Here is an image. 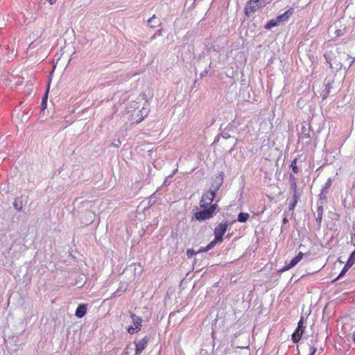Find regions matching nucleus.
<instances>
[{"label":"nucleus","instance_id":"1","mask_svg":"<svg viewBox=\"0 0 355 355\" xmlns=\"http://www.w3.org/2000/svg\"><path fill=\"white\" fill-rule=\"evenodd\" d=\"M201 208L202 210L194 213V218L199 221H205L211 218L218 211V206L216 203Z\"/></svg>","mask_w":355,"mask_h":355},{"label":"nucleus","instance_id":"2","mask_svg":"<svg viewBox=\"0 0 355 355\" xmlns=\"http://www.w3.org/2000/svg\"><path fill=\"white\" fill-rule=\"evenodd\" d=\"M266 5L263 0H250L245 8V14L249 17L250 13L254 12L257 8L263 7Z\"/></svg>","mask_w":355,"mask_h":355},{"label":"nucleus","instance_id":"3","mask_svg":"<svg viewBox=\"0 0 355 355\" xmlns=\"http://www.w3.org/2000/svg\"><path fill=\"white\" fill-rule=\"evenodd\" d=\"M232 222L225 221L218 224V225L214 229V236L223 241V236L227 230L228 226L232 225Z\"/></svg>","mask_w":355,"mask_h":355},{"label":"nucleus","instance_id":"4","mask_svg":"<svg viewBox=\"0 0 355 355\" xmlns=\"http://www.w3.org/2000/svg\"><path fill=\"white\" fill-rule=\"evenodd\" d=\"M216 196V193H213L209 190L207 191L205 193H204L200 201V207H207L212 205L211 203L214 201V199L215 198Z\"/></svg>","mask_w":355,"mask_h":355},{"label":"nucleus","instance_id":"5","mask_svg":"<svg viewBox=\"0 0 355 355\" xmlns=\"http://www.w3.org/2000/svg\"><path fill=\"white\" fill-rule=\"evenodd\" d=\"M150 340L149 336H145L141 340L135 341V355H139L143 350L146 347V345Z\"/></svg>","mask_w":355,"mask_h":355},{"label":"nucleus","instance_id":"6","mask_svg":"<svg viewBox=\"0 0 355 355\" xmlns=\"http://www.w3.org/2000/svg\"><path fill=\"white\" fill-rule=\"evenodd\" d=\"M304 255V254L303 252H300L297 256H295L291 260V261L288 264L284 266L278 272H285V271L288 270L289 269L293 268L300 262V261L303 258Z\"/></svg>","mask_w":355,"mask_h":355},{"label":"nucleus","instance_id":"7","mask_svg":"<svg viewBox=\"0 0 355 355\" xmlns=\"http://www.w3.org/2000/svg\"><path fill=\"white\" fill-rule=\"evenodd\" d=\"M223 183V173L221 172L218 175H217L215 178L213 183L211 185L209 191H211L213 193L216 194L217 191L220 189Z\"/></svg>","mask_w":355,"mask_h":355},{"label":"nucleus","instance_id":"8","mask_svg":"<svg viewBox=\"0 0 355 355\" xmlns=\"http://www.w3.org/2000/svg\"><path fill=\"white\" fill-rule=\"evenodd\" d=\"M87 305L85 304H79L76 310L75 315L78 318L85 316L87 313Z\"/></svg>","mask_w":355,"mask_h":355},{"label":"nucleus","instance_id":"9","mask_svg":"<svg viewBox=\"0 0 355 355\" xmlns=\"http://www.w3.org/2000/svg\"><path fill=\"white\" fill-rule=\"evenodd\" d=\"M325 89L323 90V99H325L331 92V89L334 88L333 84L334 83V80L327 81V79H325Z\"/></svg>","mask_w":355,"mask_h":355},{"label":"nucleus","instance_id":"10","mask_svg":"<svg viewBox=\"0 0 355 355\" xmlns=\"http://www.w3.org/2000/svg\"><path fill=\"white\" fill-rule=\"evenodd\" d=\"M293 12V9L290 8L288 10H286L285 12H284L283 14L278 15L276 19L279 23L281 21H286L291 16Z\"/></svg>","mask_w":355,"mask_h":355},{"label":"nucleus","instance_id":"11","mask_svg":"<svg viewBox=\"0 0 355 355\" xmlns=\"http://www.w3.org/2000/svg\"><path fill=\"white\" fill-rule=\"evenodd\" d=\"M131 318L132 320V322H133L135 328L140 329L141 327V322H142L141 318L135 313L131 314Z\"/></svg>","mask_w":355,"mask_h":355},{"label":"nucleus","instance_id":"12","mask_svg":"<svg viewBox=\"0 0 355 355\" xmlns=\"http://www.w3.org/2000/svg\"><path fill=\"white\" fill-rule=\"evenodd\" d=\"M316 337L317 336H312V339L310 340L311 343L309 344V355H314L316 352L317 348L314 346V342H316L317 340Z\"/></svg>","mask_w":355,"mask_h":355},{"label":"nucleus","instance_id":"13","mask_svg":"<svg viewBox=\"0 0 355 355\" xmlns=\"http://www.w3.org/2000/svg\"><path fill=\"white\" fill-rule=\"evenodd\" d=\"M317 217H316V222L318 224V226L320 227L322 223V213H323V207L322 205H319L317 209Z\"/></svg>","mask_w":355,"mask_h":355},{"label":"nucleus","instance_id":"14","mask_svg":"<svg viewBox=\"0 0 355 355\" xmlns=\"http://www.w3.org/2000/svg\"><path fill=\"white\" fill-rule=\"evenodd\" d=\"M148 24L150 28H155L159 24V20L154 15L148 20Z\"/></svg>","mask_w":355,"mask_h":355},{"label":"nucleus","instance_id":"15","mask_svg":"<svg viewBox=\"0 0 355 355\" xmlns=\"http://www.w3.org/2000/svg\"><path fill=\"white\" fill-rule=\"evenodd\" d=\"M303 333L299 331L298 330H295L293 334H292V340L294 343H297L301 339Z\"/></svg>","mask_w":355,"mask_h":355},{"label":"nucleus","instance_id":"16","mask_svg":"<svg viewBox=\"0 0 355 355\" xmlns=\"http://www.w3.org/2000/svg\"><path fill=\"white\" fill-rule=\"evenodd\" d=\"M342 59H345V60L346 64L348 65V67H349L352 64V63L354 62L355 57L352 58V56H350L348 54L343 53L342 55Z\"/></svg>","mask_w":355,"mask_h":355},{"label":"nucleus","instance_id":"17","mask_svg":"<svg viewBox=\"0 0 355 355\" xmlns=\"http://www.w3.org/2000/svg\"><path fill=\"white\" fill-rule=\"evenodd\" d=\"M278 25H279V22L277 21V19H270V21H268L265 24L264 28L267 30H270L275 26H277Z\"/></svg>","mask_w":355,"mask_h":355},{"label":"nucleus","instance_id":"18","mask_svg":"<svg viewBox=\"0 0 355 355\" xmlns=\"http://www.w3.org/2000/svg\"><path fill=\"white\" fill-rule=\"evenodd\" d=\"M250 217L248 213L240 212L237 217V220L240 223H245Z\"/></svg>","mask_w":355,"mask_h":355},{"label":"nucleus","instance_id":"19","mask_svg":"<svg viewBox=\"0 0 355 355\" xmlns=\"http://www.w3.org/2000/svg\"><path fill=\"white\" fill-rule=\"evenodd\" d=\"M350 264L346 263L345 266L343 267V270L340 272L339 275L334 280V282L336 281L339 278L342 277L345 275V274L349 270V269L352 267Z\"/></svg>","mask_w":355,"mask_h":355},{"label":"nucleus","instance_id":"20","mask_svg":"<svg viewBox=\"0 0 355 355\" xmlns=\"http://www.w3.org/2000/svg\"><path fill=\"white\" fill-rule=\"evenodd\" d=\"M49 91V90H46V93L44 94V95L42 97V103H41L42 110H44L46 108Z\"/></svg>","mask_w":355,"mask_h":355},{"label":"nucleus","instance_id":"21","mask_svg":"<svg viewBox=\"0 0 355 355\" xmlns=\"http://www.w3.org/2000/svg\"><path fill=\"white\" fill-rule=\"evenodd\" d=\"M304 323V317H301L300 321L298 322L297 327L296 328V330H298L299 331H300L303 334H304V329H305Z\"/></svg>","mask_w":355,"mask_h":355},{"label":"nucleus","instance_id":"22","mask_svg":"<svg viewBox=\"0 0 355 355\" xmlns=\"http://www.w3.org/2000/svg\"><path fill=\"white\" fill-rule=\"evenodd\" d=\"M223 242V240H221L220 239H217V238H214V239L213 241H211L208 245H207V248L208 249H211L213 248L217 243H222Z\"/></svg>","mask_w":355,"mask_h":355},{"label":"nucleus","instance_id":"23","mask_svg":"<svg viewBox=\"0 0 355 355\" xmlns=\"http://www.w3.org/2000/svg\"><path fill=\"white\" fill-rule=\"evenodd\" d=\"M291 168H292V171L295 173H298L300 170L299 168L297 166V159H294L291 164Z\"/></svg>","mask_w":355,"mask_h":355},{"label":"nucleus","instance_id":"24","mask_svg":"<svg viewBox=\"0 0 355 355\" xmlns=\"http://www.w3.org/2000/svg\"><path fill=\"white\" fill-rule=\"evenodd\" d=\"M13 206L16 209L21 210L22 209V200H15L13 202Z\"/></svg>","mask_w":355,"mask_h":355},{"label":"nucleus","instance_id":"25","mask_svg":"<svg viewBox=\"0 0 355 355\" xmlns=\"http://www.w3.org/2000/svg\"><path fill=\"white\" fill-rule=\"evenodd\" d=\"M331 184H332V179L331 178H329L327 180L326 183L324 184V185L323 186V188L322 189H323V191L325 192H328V189L331 186Z\"/></svg>","mask_w":355,"mask_h":355},{"label":"nucleus","instance_id":"26","mask_svg":"<svg viewBox=\"0 0 355 355\" xmlns=\"http://www.w3.org/2000/svg\"><path fill=\"white\" fill-rule=\"evenodd\" d=\"M355 262V250L351 253L349 259L347 261V263L353 266Z\"/></svg>","mask_w":355,"mask_h":355},{"label":"nucleus","instance_id":"27","mask_svg":"<svg viewBox=\"0 0 355 355\" xmlns=\"http://www.w3.org/2000/svg\"><path fill=\"white\" fill-rule=\"evenodd\" d=\"M198 254V252L194 250L193 249H187V255L188 258L191 259L193 255Z\"/></svg>","mask_w":355,"mask_h":355},{"label":"nucleus","instance_id":"28","mask_svg":"<svg viewBox=\"0 0 355 355\" xmlns=\"http://www.w3.org/2000/svg\"><path fill=\"white\" fill-rule=\"evenodd\" d=\"M35 89V87L33 85V84L32 83H28L27 85H26V86L24 87V91L25 90H30V91H32Z\"/></svg>","mask_w":355,"mask_h":355},{"label":"nucleus","instance_id":"29","mask_svg":"<svg viewBox=\"0 0 355 355\" xmlns=\"http://www.w3.org/2000/svg\"><path fill=\"white\" fill-rule=\"evenodd\" d=\"M19 112L17 114V116L15 115V114H12V119L14 120V121L15 122V123H20L21 122V119H20V117L19 116Z\"/></svg>","mask_w":355,"mask_h":355},{"label":"nucleus","instance_id":"30","mask_svg":"<svg viewBox=\"0 0 355 355\" xmlns=\"http://www.w3.org/2000/svg\"><path fill=\"white\" fill-rule=\"evenodd\" d=\"M297 201L296 200H293V202L289 205V210H293L297 204Z\"/></svg>","mask_w":355,"mask_h":355},{"label":"nucleus","instance_id":"31","mask_svg":"<svg viewBox=\"0 0 355 355\" xmlns=\"http://www.w3.org/2000/svg\"><path fill=\"white\" fill-rule=\"evenodd\" d=\"M327 193L328 192H325V191H323V189H322L321 193L320 194V200H325L327 198L326 195H327Z\"/></svg>","mask_w":355,"mask_h":355},{"label":"nucleus","instance_id":"32","mask_svg":"<svg viewBox=\"0 0 355 355\" xmlns=\"http://www.w3.org/2000/svg\"><path fill=\"white\" fill-rule=\"evenodd\" d=\"M289 182H290V184L295 183L296 182V179L295 178L294 175L290 174V175H289Z\"/></svg>","mask_w":355,"mask_h":355},{"label":"nucleus","instance_id":"33","mask_svg":"<svg viewBox=\"0 0 355 355\" xmlns=\"http://www.w3.org/2000/svg\"><path fill=\"white\" fill-rule=\"evenodd\" d=\"M293 200H296L298 202L300 197V193L297 192V191L295 192H293Z\"/></svg>","mask_w":355,"mask_h":355},{"label":"nucleus","instance_id":"34","mask_svg":"<svg viewBox=\"0 0 355 355\" xmlns=\"http://www.w3.org/2000/svg\"><path fill=\"white\" fill-rule=\"evenodd\" d=\"M209 68H210V65H209V68L208 69H205L202 72L200 73V78H202V77L204 76H205L209 72Z\"/></svg>","mask_w":355,"mask_h":355},{"label":"nucleus","instance_id":"35","mask_svg":"<svg viewBox=\"0 0 355 355\" xmlns=\"http://www.w3.org/2000/svg\"><path fill=\"white\" fill-rule=\"evenodd\" d=\"M291 189L293 192L297 191V183H291Z\"/></svg>","mask_w":355,"mask_h":355},{"label":"nucleus","instance_id":"36","mask_svg":"<svg viewBox=\"0 0 355 355\" xmlns=\"http://www.w3.org/2000/svg\"><path fill=\"white\" fill-rule=\"evenodd\" d=\"M210 249H208L207 248V245L205 248H201L198 252V254L199 253H201V252H207L208 250H209Z\"/></svg>","mask_w":355,"mask_h":355},{"label":"nucleus","instance_id":"37","mask_svg":"<svg viewBox=\"0 0 355 355\" xmlns=\"http://www.w3.org/2000/svg\"><path fill=\"white\" fill-rule=\"evenodd\" d=\"M137 328H135V327H133V326H130L128 329V333L130 334H133L135 330Z\"/></svg>","mask_w":355,"mask_h":355},{"label":"nucleus","instance_id":"38","mask_svg":"<svg viewBox=\"0 0 355 355\" xmlns=\"http://www.w3.org/2000/svg\"><path fill=\"white\" fill-rule=\"evenodd\" d=\"M223 137L225 138V139H228V138H230V136L227 134V133H223L222 135Z\"/></svg>","mask_w":355,"mask_h":355},{"label":"nucleus","instance_id":"39","mask_svg":"<svg viewBox=\"0 0 355 355\" xmlns=\"http://www.w3.org/2000/svg\"><path fill=\"white\" fill-rule=\"evenodd\" d=\"M282 222H283V225H284L285 224L288 223V220L286 217H284L282 220Z\"/></svg>","mask_w":355,"mask_h":355},{"label":"nucleus","instance_id":"40","mask_svg":"<svg viewBox=\"0 0 355 355\" xmlns=\"http://www.w3.org/2000/svg\"><path fill=\"white\" fill-rule=\"evenodd\" d=\"M51 5L54 4L57 0H46Z\"/></svg>","mask_w":355,"mask_h":355},{"label":"nucleus","instance_id":"41","mask_svg":"<svg viewBox=\"0 0 355 355\" xmlns=\"http://www.w3.org/2000/svg\"><path fill=\"white\" fill-rule=\"evenodd\" d=\"M141 120H142V119H141V118H140L139 120H137V123H138L141 122Z\"/></svg>","mask_w":355,"mask_h":355},{"label":"nucleus","instance_id":"42","mask_svg":"<svg viewBox=\"0 0 355 355\" xmlns=\"http://www.w3.org/2000/svg\"><path fill=\"white\" fill-rule=\"evenodd\" d=\"M309 135L308 134H304V136H303V137H309Z\"/></svg>","mask_w":355,"mask_h":355},{"label":"nucleus","instance_id":"43","mask_svg":"<svg viewBox=\"0 0 355 355\" xmlns=\"http://www.w3.org/2000/svg\"><path fill=\"white\" fill-rule=\"evenodd\" d=\"M353 341L355 343V334L353 335Z\"/></svg>","mask_w":355,"mask_h":355},{"label":"nucleus","instance_id":"44","mask_svg":"<svg viewBox=\"0 0 355 355\" xmlns=\"http://www.w3.org/2000/svg\"><path fill=\"white\" fill-rule=\"evenodd\" d=\"M197 259H197L196 257L194 259V263H196Z\"/></svg>","mask_w":355,"mask_h":355},{"label":"nucleus","instance_id":"45","mask_svg":"<svg viewBox=\"0 0 355 355\" xmlns=\"http://www.w3.org/2000/svg\"><path fill=\"white\" fill-rule=\"evenodd\" d=\"M343 64L340 63V69L341 67H343Z\"/></svg>","mask_w":355,"mask_h":355},{"label":"nucleus","instance_id":"46","mask_svg":"<svg viewBox=\"0 0 355 355\" xmlns=\"http://www.w3.org/2000/svg\"><path fill=\"white\" fill-rule=\"evenodd\" d=\"M115 146L119 147V145L117 144V143H115Z\"/></svg>","mask_w":355,"mask_h":355},{"label":"nucleus","instance_id":"47","mask_svg":"<svg viewBox=\"0 0 355 355\" xmlns=\"http://www.w3.org/2000/svg\"><path fill=\"white\" fill-rule=\"evenodd\" d=\"M115 146L119 147V145L117 144V143H115Z\"/></svg>","mask_w":355,"mask_h":355}]
</instances>
